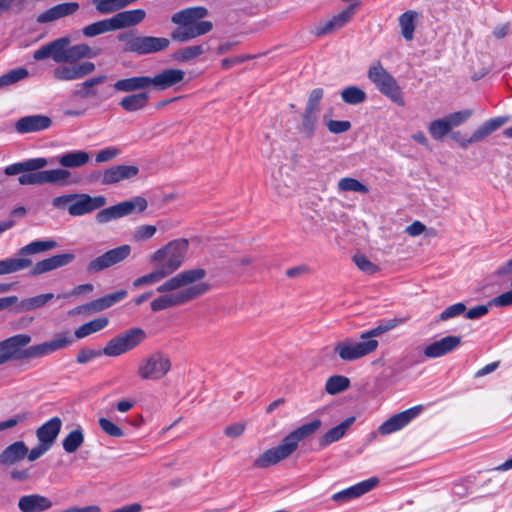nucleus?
I'll list each match as a JSON object with an SVG mask.
<instances>
[{
	"label": "nucleus",
	"instance_id": "nucleus-9",
	"mask_svg": "<svg viewBox=\"0 0 512 512\" xmlns=\"http://www.w3.org/2000/svg\"><path fill=\"white\" fill-rule=\"evenodd\" d=\"M188 250L186 239H176L155 251L150 261L160 266L168 275L178 270L184 262Z\"/></svg>",
	"mask_w": 512,
	"mask_h": 512
},
{
	"label": "nucleus",
	"instance_id": "nucleus-33",
	"mask_svg": "<svg viewBox=\"0 0 512 512\" xmlns=\"http://www.w3.org/2000/svg\"><path fill=\"white\" fill-rule=\"evenodd\" d=\"M137 93L129 94L121 99L119 106L127 112H136L145 109L150 101V95L146 90H137Z\"/></svg>",
	"mask_w": 512,
	"mask_h": 512
},
{
	"label": "nucleus",
	"instance_id": "nucleus-51",
	"mask_svg": "<svg viewBox=\"0 0 512 512\" xmlns=\"http://www.w3.org/2000/svg\"><path fill=\"white\" fill-rule=\"evenodd\" d=\"M405 322V319L400 318H393L386 321L381 322L376 327L365 331V335L368 337H371L372 339H375V337L381 336L382 334L398 327L399 325L403 324Z\"/></svg>",
	"mask_w": 512,
	"mask_h": 512
},
{
	"label": "nucleus",
	"instance_id": "nucleus-20",
	"mask_svg": "<svg viewBox=\"0 0 512 512\" xmlns=\"http://www.w3.org/2000/svg\"><path fill=\"white\" fill-rule=\"evenodd\" d=\"M139 173V168L136 165H115L105 169L100 175V182L103 185H114L123 180H128L136 177Z\"/></svg>",
	"mask_w": 512,
	"mask_h": 512
},
{
	"label": "nucleus",
	"instance_id": "nucleus-18",
	"mask_svg": "<svg viewBox=\"0 0 512 512\" xmlns=\"http://www.w3.org/2000/svg\"><path fill=\"white\" fill-rule=\"evenodd\" d=\"M357 4L353 3L346 7L344 10L334 15L329 20L319 23L314 30V35L321 37L345 27L354 17L356 13Z\"/></svg>",
	"mask_w": 512,
	"mask_h": 512
},
{
	"label": "nucleus",
	"instance_id": "nucleus-56",
	"mask_svg": "<svg viewBox=\"0 0 512 512\" xmlns=\"http://www.w3.org/2000/svg\"><path fill=\"white\" fill-rule=\"evenodd\" d=\"M353 262L362 272L367 274L376 273L379 268L376 264L372 263L366 256L364 255H355L353 257Z\"/></svg>",
	"mask_w": 512,
	"mask_h": 512
},
{
	"label": "nucleus",
	"instance_id": "nucleus-27",
	"mask_svg": "<svg viewBox=\"0 0 512 512\" xmlns=\"http://www.w3.org/2000/svg\"><path fill=\"white\" fill-rule=\"evenodd\" d=\"M107 80L106 75H98L96 77L89 78L80 84V89L76 91V94L81 98H96L99 102L106 101L110 95L100 92L97 88L98 85L102 84Z\"/></svg>",
	"mask_w": 512,
	"mask_h": 512
},
{
	"label": "nucleus",
	"instance_id": "nucleus-42",
	"mask_svg": "<svg viewBox=\"0 0 512 512\" xmlns=\"http://www.w3.org/2000/svg\"><path fill=\"white\" fill-rule=\"evenodd\" d=\"M204 45H191L180 48L173 54L174 60L178 62H188L196 59L200 55L206 52Z\"/></svg>",
	"mask_w": 512,
	"mask_h": 512
},
{
	"label": "nucleus",
	"instance_id": "nucleus-53",
	"mask_svg": "<svg viewBox=\"0 0 512 512\" xmlns=\"http://www.w3.org/2000/svg\"><path fill=\"white\" fill-rule=\"evenodd\" d=\"M122 150L119 147L116 146H109L106 148H103L99 150L95 156V162L96 163H105L109 162L115 158H117L119 155H121Z\"/></svg>",
	"mask_w": 512,
	"mask_h": 512
},
{
	"label": "nucleus",
	"instance_id": "nucleus-43",
	"mask_svg": "<svg viewBox=\"0 0 512 512\" xmlns=\"http://www.w3.org/2000/svg\"><path fill=\"white\" fill-rule=\"evenodd\" d=\"M114 31L111 18L91 23L82 28L85 37H95L103 33Z\"/></svg>",
	"mask_w": 512,
	"mask_h": 512
},
{
	"label": "nucleus",
	"instance_id": "nucleus-22",
	"mask_svg": "<svg viewBox=\"0 0 512 512\" xmlns=\"http://www.w3.org/2000/svg\"><path fill=\"white\" fill-rule=\"evenodd\" d=\"M51 125L52 120L50 117L35 114L19 118L15 123V129L20 134H27L46 130Z\"/></svg>",
	"mask_w": 512,
	"mask_h": 512
},
{
	"label": "nucleus",
	"instance_id": "nucleus-1",
	"mask_svg": "<svg viewBox=\"0 0 512 512\" xmlns=\"http://www.w3.org/2000/svg\"><path fill=\"white\" fill-rule=\"evenodd\" d=\"M71 38L63 36L57 38L34 51L33 59L42 61L51 58L58 64L53 70V78L57 81H75L83 79L94 72L96 66L93 62L81 61L97 56L86 43L71 46Z\"/></svg>",
	"mask_w": 512,
	"mask_h": 512
},
{
	"label": "nucleus",
	"instance_id": "nucleus-45",
	"mask_svg": "<svg viewBox=\"0 0 512 512\" xmlns=\"http://www.w3.org/2000/svg\"><path fill=\"white\" fill-rule=\"evenodd\" d=\"M168 276L169 275L167 274V272H165L160 266H157V268L154 271L136 278L133 281L132 285L134 288H140L146 285H153L155 283L160 282L161 280Z\"/></svg>",
	"mask_w": 512,
	"mask_h": 512
},
{
	"label": "nucleus",
	"instance_id": "nucleus-41",
	"mask_svg": "<svg viewBox=\"0 0 512 512\" xmlns=\"http://www.w3.org/2000/svg\"><path fill=\"white\" fill-rule=\"evenodd\" d=\"M132 2L133 0H93L95 8L100 14L114 13Z\"/></svg>",
	"mask_w": 512,
	"mask_h": 512
},
{
	"label": "nucleus",
	"instance_id": "nucleus-52",
	"mask_svg": "<svg viewBox=\"0 0 512 512\" xmlns=\"http://www.w3.org/2000/svg\"><path fill=\"white\" fill-rule=\"evenodd\" d=\"M157 231L154 225H140L135 228L132 239L135 242H143L151 239Z\"/></svg>",
	"mask_w": 512,
	"mask_h": 512
},
{
	"label": "nucleus",
	"instance_id": "nucleus-63",
	"mask_svg": "<svg viewBox=\"0 0 512 512\" xmlns=\"http://www.w3.org/2000/svg\"><path fill=\"white\" fill-rule=\"evenodd\" d=\"M100 354H101V352H99V351H95V350H91V349H82L79 351L76 360L80 364H85V363H88L89 361H91L92 359L100 356Z\"/></svg>",
	"mask_w": 512,
	"mask_h": 512
},
{
	"label": "nucleus",
	"instance_id": "nucleus-36",
	"mask_svg": "<svg viewBox=\"0 0 512 512\" xmlns=\"http://www.w3.org/2000/svg\"><path fill=\"white\" fill-rule=\"evenodd\" d=\"M89 153L83 150L69 151L57 156L56 161L64 168H79L89 162Z\"/></svg>",
	"mask_w": 512,
	"mask_h": 512
},
{
	"label": "nucleus",
	"instance_id": "nucleus-8",
	"mask_svg": "<svg viewBox=\"0 0 512 512\" xmlns=\"http://www.w3.org/2000/svg\"><path fill=\"white\" fill-rule=\"evenodd\" d=\"M117 40L124 44V52L137 55L157 53L168 48L170 44L168 38L137 35L134 31L119 33Z\"/></svg>",
	"mask_w": 512,
	"mask_h": 512
},
{
	"label": "nucleus",
	"instance_id": "nucleus-3",
	"mask_svg": "<svg viewBox=\"0 0 512 512\" xmlns=\"http://www.w3.org/2000/svg\"><path fill=\"white\" fill-rule=\"evenodd\" d=\"M32 337L21 333L0 341V366L12 362H25L46 357L58 350L70 346L73 342L68 333H59L53 339L35 345H29Z\"/></svg>",
	"mask_w": 512,
	"mask_h": 512
},
{
	"label": "nucleus",
	"instance_id": "nucleus-26",
	"mask_svg": "<svg viewBox=\"0 0 512 512\" xmlns=\"http://www.w3.org/2000/svg\"><path fill=\"white\" fill-rule=\"evenodd\" d=\"M146 17L143 9H134L118 12L111 17L114 31L140 24Z\"/></svg>",
	"mask_w": 512,
	"mask_h": 512
},
{
	"label": "nucleus",
	"instance_id": "nucleus-7",
	"mask_svg": "<svg viewBox=\"0 0 512 512\" xmlns=\"http://www.w3.org/2000/svg\"><path fill=\"white\" fill-rule=\"evenodd\" d=\"M58 247L53 239L35 240L18 250L19 257L0 260V275H6L22 271L32 266V260L27 256L51 251Z\"/></svg>",
	"mask_w": 512,
	"mask_h": 512
},
{
	"label": "nucleus",
	"instance_id": "nucleus-17",
	"mask_svg": "<svg viewBox=\"0 0 512 512\" xmlns=\"http://www.w3.org/2000/svg\"><path fill=\"white\" fill-rule=\"evenodd\" d=\"M106 203L107 199L103 195L75 194V199L68 206V213L74 217L82 216L101 209Z\"/></svg>",
	"mask_w": 512,
	"mask_h": 512
},
{
	"label": "nucleus",
	"instance_id": "nucleus-12",
	"mask_svg": "<svg viewBox=\"0 0 512 512\" xmlns=\"http://www.w3.org/2000/svg\"><path fill=\"white\" fill-rule=\"evenodd\" d=\"M171 368L170 356L162 351H154L142 358L137 367V375L144 381H159L170 372Z\"/></svg>",
	"mask_w": 512,
	"mask_h": 512
},
{
	"label": "nucleus",
	"instance_id": "nucleus-35",
	"mask_svg": "<svg viewBox=\"0 0 512 512\" xmlns=\"http://www.w3.org/2000/svg\"><path fill=\"white\" fill-rule=\"evenodd\" d=\"M420 14L415 10H407L398 17V24L402 37L406 41L414 39V33Z\"/></svg>",
	"mask_w": 512,
	"mask_h": 512
},
{
	"label": "nucleus",
	"instance_id": "nucleus-5",
	"mask_svg": "<svg viewBox=\"0 0 512 512\" xmlns=\"http://www.w3.org/2000/svg\"><path fill=\"white\" fill-rule=\"evenodd\" d=\"M208 14L205 7L196 6L180 10L173 14L171 21L178 25L171 33V38L178 42H187L209 33L213 24L202 20Z\"/></svg>",
	"mask_w": 512,
	"mask_h": 512
},
{
	"label": "nucleus",
	"instance_id": "nucleus-34",
	"mask_svg": "<svg viewBox=\"0 0 512 512\" xmlns=\"http://www.w3.org/2000/svg\"><path fill=\"white\" fill-rule=\"evenodd\" d=\"M127 295L128 292L126 290H119L91 301L90 303L86 304L84 308L90 312H100L122 301L127 297Z\"/></svg>",
	"mask_w": 512,
	"mask_h": 512
},
{
	"label": "nucleus",
	"instance_id": "nucleus-28",
	"mask_svg": "<svg viewBox=\"0 0 512 512\" xmlns=\"http://www.w3.org/2000/svg\"><path fill=\"white\" fill-rule=\"evenodd\" d=\"M52 501L40 494L21 496L18 500V508L21 512H43L52 507Z\"/></svg>",
	"mask_w": 512,
	"mask_h": 512
},
{
	"label": "nucleus",
	"instance_id": "nucleus-48",
	"mask_svg": "<svg viewBox=\"0 0 512 512\" xmlns=\"http://www.w3.org/2000/svg\"><path fill=\"white\" fill-rule=\"evenodd\" d=\"M341 98L346 104L357 105L363 103L367 95L363 89L357 86H349L341 91Z\"/></svg>",
	"mask_w": 512,
	"mask_h": 512
},
{
	"label": "nucleus",
	"instance_id": "nucleus-13",
	"mask_svg": "<svg viewBox=\"0 0 512 512\" xmlns=\"http://www.w3.org/2000/svg\"><path fill=\"white\" fill-rule=\"evenodd\" d=\"M146 338L145 331L141 328L129 329L112 338L103 349V354L109 357H117L138 347Z\"/></svg>",
	"mask_w": 512,
	"mask_h": 512
},
{
	"label": "nucleus",
	"instance_id": "nucleus-4",
	"mask_svg": "<svg viewBox=\"0 0 512 512\" xmlns=\"http://www.w3.org/2000/svg\"><path fill=\"white\" fill-rule=\"evenodd\" d=\"M321 425V420L315 419L293 430L278 446L270 448L260 454L254 460L253 467L267 468L288 458L297 449L299 443L313 435L317 430H319Z\"/></svg>",
	"mask_w": 512,
	"mask_h": 512
},
{
	"label": "nucleus",
	"instance_id": "nucleus-11",
	"mask_svg": "<svg viewBox=\"0 0 512 512\" xmlns=\"http://www.w3.org/2000/svg\"><path fill=\"white\" fill-rule=\"evenodd\" d=\"M379 342L365 335L360 334V341H356L351 337H346L334 345V352L339 358L346 362L356 361L377 350Z\"/></svg>",
	"mask_w": 512,
	"mask_h": 512
},
{
	"label": "nucleus",
	"instance_id": "nucleus-29",
	"mask_svg": "<svg viewBox=\"0 0 512 512\" xmlns=\"http://www.w3.org/2000/svg\"><path fill=\"white\" fill-rule=\"evenodd\" d=\"M78 8L79 4L76 2L61 3L39 14L36 20L38 23L52 22L75 13Z\"/></svg>",
	"mask_w": 512,
	"mask_h": 512
},
{
	"label": "nucleus",
	"instance_id": "nucleus-55",
	"mask_svg": "<svg viewBox=\"0 0 512 512\" xmlns=\"http://www.w3.org/2000/svg\"><path fill=\"white\" fill-rule=\"evenodd\" d=\"M466 311V306L464 303H455L450 305L445 310H443L439 315V321H447L449 319L455 318Z\"/></svg>",
	"mask_w": 512,
	"mask_h": 512
},
{
	"label": "nucleus",
	"instance_id": "nucleus-38",
	"mask_svg": "<svg viewBox=\"0 0 512 512\" xmlns=\"http://www.w3.org/2000/svg\"><path fill=\"white\" fill-rule=\"evenodd\" d=\"M54 297L55 296L53 293H45L23 299L17 304V312H28L41 308L45 306Z\"/></svg>",
	"mask_w": 512,
	"mask_h": 512
},
{
	"label": "nucleus",
	"instance_id": "nucleus-30",
	"mask_svg": "<svg viewBox=\"0 0 512 512\" xmlns=\"http://www.w3.org/2000/svg\"><path fill=\"white\" fill-rule=\"evenodd\" d=\"M49 164L48 160L43 157L32 158L22 162H17L11 164L4 169V173L8 176H13L17 174H28L34 173L37 170L43 169Z\"/></svg>",
	"mask_w": 512,
	"mask_h": 512
},
{
	"label": "nucleus",
	"instance_id": "nucleus-50",
	"mask_svg": "<svg viewBox=\"0 0 512 512\" xmlns=\"http://www.w3.org/2000/svg\"><path fill=\"white\" fill-rule=\"evenodd\" d=\"M338 190L341 192H359L367 194L369 189L366 185L361 183L359 180L352 177H344L338 181Z\"/></svg>",
	"mask_w": 512,
	"mask_h": 512
},
{
	"label": "nucleus",
	"instance_id": "nucleus-49",
	"mask_svg": "<svg viewBox=\"0 0 512 512\" xmlns=\"http://www.w3.org/2000/svg\"><path fill=\"white\" fill-rule=\"evenodd\" d=\"M28 76L29 72L26 68L20 67L10 70L0 76V89L16 84L19 81L26 79Z\"/></svg>",
	"mask_w": 512,
	"mask_h": 512
},
{
	"label": "nucleus",
	"instance_id": "nucleus-25",
	"mask_svg": "<svg viewBox=\"0 0 512 512\" xmlns=\"http://www.w3.org/2000/svg\"><path fill=\"white\" fill-rule=\"evenodd\" d=\"M378 479L376 477H371L367 480L361 481L347 489H344L340 492L335 493L332 496L334 501H348L351 499L358 498L369 491H371L378 484Z\"/></svg>",
	"mask_w": 512,
	"mask_h": 512
},
{
	"label": "nucleus",
	"instance_id": "nucleus-15",
	"mask_svg": "<svg viewBox=\"0 0 512 512\" xmlns=\"http://www.w3.org/2000/svg\"><path fill=\"white\" fill-rule=\"evenodd\" d=\"M71 172L64 168H57L51 170H37L34 173L20 175L18 182L21 185H43V184H58L68 185L74 181L70 180Z\"/></svg>",
	"mask_w": 512,
	"mask_h": 512
},
{
	"label": "nucleus",
	"instance_id": "nucleus-39",
	"mask_svg": "<svg viewBox=\"0 0 512 512\" xmlns=\"http://www.w3.org/2000/svg\"><path fill=\"white\" fill-rule=\"evenodd\" d=\"M317 125L318 112L305 109L301 117V124L298 128L299 132L306 136L307 138H311L315 134Z\"/></svg>",
	"mask_w": 512,
	"mask_h": 512
},
{
	"label": "nucleus",
	"instance_id": "nucleus-2",
	"mask_svg": "<svg viewBox=\"0 0 512 512\" xmlns=\"http://www.w3.org/2000/svg\"><path fill=\"white\" fill-rule=\"evenodd\" d=\"M207 275L203 268H192L179 272L167 279L156 289L163 295L155 298L151 304V310L154 312L162 311L168 308L184 305L205 294L210 285L201 282Z\"/></svg>",
	"mask_w": 512,
	"mask_h": 512
},
{
	"label": "nucleus",
	"instance_id": "nucleus-60",
	"mask_svg": "<svg viewBox=\"0 0 512 512\" xmlns=\"http://www.w3.org/2000/svg\"><path fill=\"white\" fill-rule=\"evenodd\" d=\"M94 289L92 284H82L76 286L74 289L68 292H64L57 295V299H66L72 296L80 295L82 293H89L92 292Z\"/></svg>",
	"mask_w": 512,
	"mask_h": 512
},
{
	"label": "nucleus",
	"instance_id": "nucleus-24",
	"mask_svg": "<svg viewBox=\"0 0 512 512\" xmlns=\"http://www.w3.org/2000/svg\"><path fill=\"white\" fill-rule=\"evenodd\" d=\"M508 121V117L501 116L496 118H491L485 121L480 127H478L472 134L468 140L460 141V146L462 148H467L470 144L483 141L490 134L500 128Z\"/></svg>",
	"mask_w": 512,
	"mask_h": 512
},
{
	"label": "nucleus",
	"instance_id": "nucleus-54",
	"mask_svg": "<svg viewBox=\"0 0 512 512\" xmlns=\"http://www.w3.org/2000/svg\"><path fill=\"white\" fill-rule=\"evenodd\" d=\"M471 116H472V110L466 109V110L451 113V114L445 116V118L447 119L451 129H453L454 127H458L461 124H463L464 122H466Z\"/></svg>",
	"mask_w": 512,
	"mask_h": 512
},
{
	"label": "nucleus",
	"instance_id": "nucleus-19",
	"mask_svg": "<svg viewBox=\"0 0 512 512\" xmlns=\"http://www.w3.org/2000/svg\"><path fill=\"white\" fill-rule=\"evenodd\" d=\"M421 410V406H414L391 416L378 427V432L381 435L386 436L403 429L419 415Z\"/></svg>",
	"mask_w": 512,
	"mask_h": 512
},
{
	"label": "nucleus",
	"instance_id": "nucleus-61",
	"mask_svg": "<svg viewBox=\"0 0 512 512\" xmlns=\"http://www.w3.org/2000/svg\"><path fill=\"white\" fill-rule=\"evenodd\" d=\"M488 312H489V305H479V306L469 309L466 312L465 317L467 319H471V320L479 319V318L485 316Z\"/></svg>",
	"mask_w": 512,
	"mask_h": 512
},
{
	"label": "nucleus",
	"instance_id": "nucleus-59",
	"mask_svg": "<svg viewBox=\"0 0 512 512\" xmlns=\"http://www.w3.org/2000/svg\"><path fill=\"white\" fill-rule=\"evenodd\" d=\"M326 125L329 132L333 134H342L351 129V123L347 120H329Z\"/></svg>",
	"mask_w": 512,
	"mask_h": 512
},
{
	"label": "nucleus",
	"instance_id": "nucleus-32",
	"mask_svg": "<svg viewBox=\"0 0 512 512\" xmlns=\"http://www.w3.org/2000/svg\"><path fill=\"white\" fill-rule=\"evenodd\" d=\"M28 453V447L23 441H16L8 445L0 453V464L12 466L22 461Z\"/></svg>",
	"mask_w": 512,
	"mask_h": 512
},
{
	"label": "nucleus",
	"instance_id": "nucleus-31",
	"mask_svg": "<svg viewBox=\"0 0 512 512\" xmlns=\"http://www.w3.org/2000/svg\"><path fill=\"white\" fill-rule=\"evenodd\" d=\"M61 426L62 421L59 417L51 418L37 429L38 441L51 448L61 430Z\"/></svg>",
	"mask_w": 512,
	"mask_h": 512
},
{
	"label": "nucleus",
	"instance_id": "nucleus-57",
	"mask_svg": "<svg viewBox=\"0 0 512 512\" xmlns=\"http://www.w3.org/2000/svg\"><path fill=\"white\" fill-rule=\"evenodd\" d=\"M99 426L104 433L112 437H122L123 430L107 418H100L98 420Z\"/></svg>",
	"mask_w": 512,
	"mask_h": 512
},
{
	"label": "nucleus",
	"instance_id": "nucleus-47",
	"mask_svg": "<svg viewBox=\"0 0 512 512\" xmlns=\"http://www.w3.org/2000/svg\"><path fill=\"white\" fill-rule=\"evenodd\" d=\"M428 131L434 140L442 141L451 131V127L445 117L433 120L428 126Z\"/></svg>",
	"mask_w": 512,
	"mask_h": 512
},
{
	"label": "nucleus",
	"instance_id": "nucleus-21",
	"mask_svg": "<svg viewBox=\"0 0 512 512\" xmlns=\"http://www.w3.org/2000/svg\"><path fill=\"white\" fill-rule=\"evenodd\" d=\"M74 259L75 255L73 253L53 255L51 257L36 262L29 273L31 276H39L56 270L58 268L64 267L73 262Z\"/></svg>",
	"mask_w": 512,
	"mask_h": 512
},
{
	"label": "nucleus",
	"instance_id": "nucleus-62",
	"mask_svg": "<svg viewBox=\"0 0 512 512\" xmlns=\"http://www.w3.org/2000/svg\"><path fill=\"white\" fill-rule=\"evenodd\" d=\"M489 305H495L499 307H506L512 305V290L502 293L491 300Z\"/></svg>",
	"mask_w": 512,
	"mask_h": 512
},
{
	"label": "nucleus",
	"instance_id": "nucleus-6",
	"mask_svg": "<svg viewBox=\"0 0 512 512\" xmlns=\"http://www.w3.org/2000/svg\"><path fill=\"white\" fill-rule=\"evenodd\" d=\"M185 72L182 69H164L153 77L133 76L117 80L113 87L118 92L130 93L137 90H147L154 87L157 90H166L183 81Z\"/></svg>",
	"mask_w": 512,
	"mask_h": 512
},
{
	"label": "nucleus",
	"instance_id": "nucleus-14",
	"mask_svg": "<svg viewBox=\"0 0 512 512\" xmlns=\"http://www.w3.org/2000/svg\"><path fill=\"white\" fill-rule=\"evenodd\" d=\"M148 203L145 198L137 196L130 200L120 202L97 212L95 219L99 224H105L113 220L128 216L133 212H143Z\"/></svg>",
	"mask_w": 512,
	"mask_h": 512
},
{
	"label": "nucleus",
	"instance_id": "nucleus-58",
	"mask_svg": "<svg viewBox=\"0 0 512 512\" xmlns=\"http://www.w3.org/2000/svg\"><path fill=\"white\" fill-rule=\"evenodd\" d=\"M323 95L324 90L322 88L313 89L309 94L305 109L319 112V104Z\"/></svg>",
	"mask_w": 512,
	"mask_h": 512
},
{
	"label": "nucleus",
	"instance_id": "nucleus-46",
	"mask_svg": "<svg viewBox=\"0 0 512 512\" xmlns=\"http://www.w3.org/2000/svg\"><path fill=\"white\" fill-rule=\"evenodd\" d=\"M84 442V434L80 427L72 430L62 441L65 452L74 453Z\"/></svg>",
	"mask_w": 512,
	"mask_h": 512
},
{
	"label": "nucleus",
	"instance_id": "nucleus-44",
	"mask_svg": "<svg viewBox=\"0 0 512 512\" xmlns=\"http://www.w3.org/2000/svg\"><path fill=\"white\" fill-rule=\"evenodd\" d=\"M350 387V379L343 375H334L327 379L325 390L330 395L339 394Z\"/></svg>",
	"mask_w": 512,
	"mask_h": 512
},
{
	"label": "nucleus",
	"instance_id": "nucleus-23",
	"mask_svg": "<svg viewBox=\"0 0 512 512\" xmlns=\"http://www.w3.org/2000/svg\"><path fill=\"white\" fill-rule=\"evenodd\" d=\"M460 344V336H446L427 345L424 349V355L427 358H439L454 351Z\"/></svg>",
	"mask_w": 512,
	"mask_h": 512
},
{
	"label": "nucleus",
	"instance_id": "nucleus-16",
	"mask_svg": "<svg viewBox=\"0 0 512 512\" xmlns=\"http://www.w3.org/2000/svg\"><path fill=\"white\" fill-rule=\"evenodd\" d=\"M130 253L131 247L128 244H124L108 250L102 255L91 260L86 267V271L89 274L101 272L123 262L126 258L129 257Z\"/></svg>",
	"mask_w": 512,
	"mask_h": 512
},
{
	"label": "nucleus",
	"instance_id": "nucleus-10",
	"mask_svg": "<svg viewBox=\"0 0 512 512\" xmlns=\"http://www.w3.org/2000/svg\"><path fill=\"white\" fill-rule=\"evenodd\" d=\"M367 77L378 91L393 103L401 107L405 105L401 87L397 80L383 67L380 61L370 65L367 71Z\"/></svg>",
	"mask_w": 512,
	"mask_h": 512
},
{
	"label": "nucleus",
	"instance_id": "nucleus-40",
	"mask_svg": "<svg viewBox=\"0 0 512 512\" xmlns=\"http://www.w3.org/2000/svg\"><path fill=\"white\" fill-rule=\"evenodd\" d=\"M109 323V319L107 317H100L93 319L87 323H84L80 327L75 330V337L77 339H82L84 337L89 336L92 333L98 332L104 329Z\"/></svg>",
	"mask_w": 512,
	"mask_h": 512
},
{
	"label": "nucleus",
	"instance_id": "nucleus-37",
	"mask_svg": "<svg viewBox=\"0 0 512 512\" xmlns=\"http://www.w3.org/2000/svg\"><path fill=\"white\" fill-rule=\"evenodd\" d=\"M355 417L351 416L345 419L343 422L338 424L337 426L329 429L319 440V445L321 447H326L338 440H340L348 431V429L355 422Z\"/></svg>",
	"mask_w": 512,
	"mask_h": 512
},
{
	"label": "nucleus",
	"instance_id": "nucleus-64",
	"mask_svg": "<svg viewBox=\"0 0 512 512\" xmlns=\"http://www.w3.org/2000/svg\"><path fill=\"white\" fill-rule=\"evenodd\" d=\"M244 430H245V424L238 422V423H233V424L227 426L224 430V433L227 437L236 438V437L241 436L243 434Z\"/></svg>",
	"mask_w": 512,
	"mask_h": 512
}]
</instances>
